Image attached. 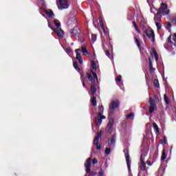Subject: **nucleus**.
<instances>
[{
  "label": "nucleus",
  "instance_id": "nucleus-10",
  "mask_svg": "<svg viewBox=\"0 0 176 176\" xmlns=\"http://www.w3.org/2000/svg\"><path fill=\"white\" fill-rule=\"evenodd\" d=\"M149 102H150L149 112L150 113H153L154 111H156V109H157V107H156V104H155V101L152 100V98H150Z\"/></svg>",
  "mask_w": 176,
  "mask_h": 176
},
{
  "label": "nucleus",
  "instance_id": "nucleus-23",
  "mask_svg": "<svg viewBox=\"0 0 176 176\" xmlns=\"http://www.w3.org/2000/svg\"><path fill=\"white\" fill-rule=\"evenodd\" d=\"M166 157H167V155H166V151L164 149L162 151V155L161 157V160H166Z\"/></svg>",
  "mask_w": 176,
  "mask_h": 176
},
{
  "label": "nucleus",
  "instance_id": "nucleus-46",
  "mask_svg": "<svg viewBox=\"0 0 176 176\" xmlns=\"http://www.w3.org/2000/svg\"><path fill=\"white\" fill-rule=\"evenodd\" d=\"M173 149V147L170 148V151Z\"/></svg>",
  "mask_w": 176,
  "mask_h": 176
},
{
  "label": "nucleus",
  "instance_id": "nucleus-7",
  "mask_svg": "<svg viewBox=\"0 0 176 176\" xmlns=\"http://www.w3.org/2000/svg\"><path fill=\"white\" fill-rule=\"evenodd\" d=\"M160 6V8L158 10L159 13H157L159 16H160L162 13H163V16H166V14H168V13H170V11L167 10V5H166L165 3H162Z\"/></svg>",
  "mask_w": 176,
  "mask_h": 176
},
{
  "label": "nucleus",
  "instance_id": "nucleus-26",
  "mask_svg": "<svg viewBox=\"0 0 176 176\" xmlns=\"http://www.w3.org/2000/svg\"><path fill=\"white\" fill-rule=\"evenodd\" d=\"M126 119H134V113H131L126 116Z\"/></svg>",
  "mask_w": 176,
  "mask_h": 176
},
{
  "label": "nucleus",
  "instance_id": "nucleus-6",
  "mask_svg": "<svg viewBox=\"0 0 176 176\" xmlns=\"http://www.w3.org/2000/svg\"><path fill=\"white\" fill-rule=\"evenodd\" d=\"M148 155V151H142V155L140 157V170L142 171H145L146 168V165L145 164V157Z\"/></svg>",
  "mask_w": 176,
  "mask_h": 176
},
{
  "label": "nucleus",
  "instance_id": "nucleus-18",
  "mask_svg": "<svg viewBox=\"0 0 176 176\" xmlns=\"http://www.w3.org/2000/svg\"><path fill=\"white\" fill-rule=\"evenodd\" d=\"M153 127L157 135H159V134H160V131H159V126H157V124H156V123L154 122L153 124Z\"/></svg>",
  "mask_w": 176,
  "mask_h": 176
},
{
  "label": "nucleus",
  "instance_id": "nucleus-36",
  "mask_svg": "<svg viewBox=\"0 0 176 176\" xmlns=\"http://www.w3.org/2000/svg\"><path fill=\"white\" fill-rule=\"evenodd\" d=\"M147 164H148V166H152V164H153V163H152V162H151V161L148 160Z\"/></svg>",
  "mask_w": 176,
  "mask_h": 176
},
{
  "label": "nucleus",
  "instance_id": "nucleus-12",
  "mask_svg": "<svg viewBox=\"0 0 176 176\" xmlns=\"http://www.w3.org/2000/svg\"><path fill=\"white\" fill-rule=\"evenodd\" d=\"M101 137V132L97 134L96 137L95 138L94 140V145H96V149L100 150L101 149V146L98 145V141L100 140V138Z\"/></svg>",
  "mask_w": 176,
  "mask_h": 176
},
{
  "label": "nucleus",
  "instance_id": "nucleus-11",
  "mask_svg": "<svg viewBox=\"0 0 176 176\" xmlns=\"http://www.w3.org/2000/svg\"><path fill=\"white\" fill-rule=\"evenodd\" d=\"M85 170L87 173V174L90 173V167H91V158L89 157L87 160V161L85 162Z\"/></svg>",
  "mask_w": 176,
  "mask_h": 176
},
{
  "label": "nucleus",
  "instance_id": "nucleus-40",
  "mask_svg": "<svg viewBox=\"0 0 176 176\" xmlns=\"http://www.w3.org/2000/svg\"><path fill=\"white\" fill-rule=\"evenodd\" d=\"M136 32L138 33V34H141V32L140 31V29H135Z\"/></svg>",
  "mask_w": 176,
  "mask_h": 176
},
{
  "label": "nucleus",
  "instance_id": "nucleus-19",
  "mask_svg": "<svg viewBox=\"0 0 176 176\" xmlns=\"http://www.w3.org/2000/svg\"><path fill=\"white\" fill-rule=\"evenodd\" d=\"M116 138H115V136H113L111 140L109 142V146L110 147L113 146V145H115V141H116Z\"/></svg>",
  "mask_w": 176,
  "mask_h": 176
},
{
  "label": "nucleus",
  "instance_id": "nucleus-9",
  "mask_svg": "<svg viewBox=\"0 0 176 176\" xmlns=\"http://www.w3.org/2000/svg\"><path fill=\"white\" fill-rule=\"evenodd\" d=\"M125 159L128 166L129 171H131V161H130V155L128 154L127 150H124Z\"/></svg>",
  "mask_w": 176,
  "mask_h": 176
},
{
  "label": "nucleus",
  "instance_id": "nucleus-2",
  "mask_svg": "<svg viewBox=\"0 0 176 176\" xmlns=\"http://www.w3.org/2000/svg\"><path fill=\"white\" fill-rule=\"evenodd\" d=\"M54 24L56 25V29L52 28V25H50V21H48L49 28H51V30H52V31L56 32V34H57V35L59 38H63V36H64V31H63V30H61V28H60L61 23H60V21L55 19L54 21Z\"/></svg>",
  "mask_w": 176,
  "mask_h": 176
},
{
  "label": "nucleus",
  "instance_id": "nucleus-5",
  "mask_svg": "<svg viewBox=\"0 0 176 176\" xmlns=\"http://www.w3.org/2000/svg\"><path fill=\"white\" fill-rule=\"evenodd\" d=\"M56 5L60 10H64V9H68L69 8L68 0H57Z\"/></svg>",
  "mask_w": 176,
  "mask_h": 176
},
{
  "label": "nucleus",
  "instance_id": "nucleus-39",
  "mask_svg": "<svg viewBox=\"0 0 176 176\" xmlns=\"http://www.w3.org/2000/svg\"><path fill=\"white\" fill-rule=\"evenodd\" d=\"M164 144H166V142H167V138H166V136L164 137Z\"/></svg>",
  "mask_w": 176,
  "mask_h": 176
},
{
  "label": "nucleus",
  "instance_id": "nucleus-35",
  "mask_svg": "<svg viewBox=\"0 0 176 176\" xmlns=\"http://www.w3.org/2000/svg\"><path fill=\"white\" fill-rule=\"evenodd\" d=\"M65 52H66V53H67V54H69V53H71V50L70 49H66Z\"/></svg>",
  "mask_w": 176,
  "mask_h": 176
},
{
  "label": "nucleus",
  "instance_id": "nucleus-15",
  "mask_svg": "<svg viewBox=\"0 0 176 176\" xmlns=\"http://www.w3.org/2000/svg\"><path fill=\"white\" fill-rule=\"evenodd\" d=\"M154 19L157 30H160V28H162V25L160 24V23H159V21H160V17H159V14H157L155 16Z\"/></svg>",
  "mask_w": 176,
  "mask_h": 176
},
{
  "label": "nucleus",
  "instance_id": "nucleus-1",
  "mask_svg": "<svg viewBox=\"0 0 176 176\" xmlns=\"http://www.w3.org/2000/svg\"><path fill=\"white\" fill-rule=\"evenodd\" d=\"M75 53H76V58L78 60L79 64H83V58L82 57L80 53L87 54V56H89L90 58H92L93 60L96 59V55L91 56V54L87 52V48L86 46H82L81 49L75 50Z\"/></svg>",
  "mask_w": 176,
  "mask_h": 176
},
{
  "label": "nucleus",
  "instance_id": "nucleus-31",
  "mask_svg": "<svg viewBox=\"0 0 176 176\" xmlns=\"http://www.w3.org/2000/svg\"><path fill=\"white\" fill-rule=\"evenodd\" d=\"M148 61H149V65H150V69L152 70V59L150 58H148Z\"/></svg>",
  "mask_w": 176,
  "mask_h": 176
},
{
  "label": "nucleus",
  "instance_id": "nucleus-30",
  "mask_svg": "<svg viewBox=\"0 0 176 176\" xmlns=\"http://www.w3.org/2000/svg\"><path fill=\"white\" fill-rule=\"evenodd\" d=\"M74 67L75 69H76V71H79V68H78V63L76 62L74 63Z\"/></svg>",
  "mask_w": 176,
  "mask_h": 176
},
{
  "label": "nucleus",
  "instance_id": "nucleus-32",
  "mask_svg": "<svg viewBox=\"0 0 176 176\" xmlns=\"http://www.w3.org/2000/svg\"><path fill=\"white\" fill-rule=\"evenodd\" d=\"M116 82H120L122 80V76H118L116 79Z\"/></svg>",
  "mask_w": 176,
  "mask_h": 176
},
{
  "label": "nucleus",
  "instance_id": "nucleus-34",
  "mask_svg": "<svg viewBox=\"0 0 176 176\" xmlns=\"http://www.w3.org/2000/svg\"><path fill=\"white\" fill-rule=\"evenodd\" d=\"M92 163H93V164H97V163H98L97 160H96V159H94V160H92Z\"/></svg>",
  "mask_w": 176,
  "mask_h": 176
},
{
  "label": "nucleus",
  "instance_id": "nucleus-42",
  "mask_svg": "<svg viewBox=\"0 0 176 176\" xmlns=\"http://www.w3.org/2000/svg\"><path fill=\"white\" fill-rule=\"evenodd\" d=\"M40 2H41L42 4L45 5V1H43V0H40Z\"/></svg>",
  "mask_w": 176,
  "mask_h": 176
},
{
  "label": "nucleus",
  "instance_id": "nucleus-21",
  "mask_svg": "<svg viewBox=\"0 0 176 176\" xmlns=\"http://www.w3.org/2000/svg\"><path fill=\"white\" fill-rule=\"evenodd\" d=\"M45 13H46V14H47V16L49 17H52V16H53L54 14L53 13V11H52V10H46Z\"/></svg>",
  "mask_w": 176,
  "mask_h": 176
},
{
  "label": "nucleus",
  "instance_id": "nucleus-29",
  "mask_svg": "<svg viewBox=\"0 0 176 176\" xmlns=\"http://www.w3.org/2000/svg\"><path fill=\"white\" fill-rule=\"evenodd\" d=\"M135 43L137 44L138 47H140L141 46V44L140 43V41H138V38H135Z\"/></svg>",
  "mask_w": 176,
  "mask_h": 176
},
{
  "label": "nucleus",
  "instance_id": "nucleus-4",
  "mask_svg": "<svg viewBox=\"0 0 176 176\" xmlns=\"http://www.w3.org/2000/svg\"><path fill=\"white\" fill-rule=\"evenodd\" d=\"M98 117L95 120L96 126H101L102 123V119H105V116H102L104 112V107L102 105L99 106Z\"/></svg>",
  "mask_w": 176,
  "mask_h": 176
},
{
  "label": "nucleus",
  "instance_id": "nucleus-28",
  "mask_svg": "<svg viewBox=\"0 0 176 176\" xmlns=\"http://www.w3.org/2000/svg\"><path fill=\"white\" fill-rule=\"evenodd\" d=\"M164 101H165L166 104H170V102H168V98L166 95L164 96Z\"/></svg>",
  "mask_w": 176,
  "mask_h": 176
},
{
  "label": "nucleus",
  "instance_id": "nucleus-3",
  "mask_svg": "<svg viewBox=\"0 0 176 176\" xmlns=\"http://www.w3.org/2000/svg\"><path fill=\"white\" fill-rule=\"evenodd\" d=\"M92 75L94 76V78H91V75H89V74H87V77L91 82V94L92 96H94L96 94V86H97V83H98V76H97V74L94 72H92Z\"/></svg>",
  "mask_w": 176,
  "mask_h": 176
},
{
  "label": "nucleus",
  "instance_id": "nucleus-16",
  "mask_svg": "<svg viewBox=\"0 0 176 176\" xmlns=\"http://www.w3.org/2000/svg\"><path fill=\"white\" fill-rule=\"evenodd\" d=\"M151 56L152 58L155 57V61H157L159 60V56H157V52H156V50L153 49L152 51H151Z\"/></svg>",
  "mask_w": 176,
  "mask_h": 176
},
{
  "label": "nucleus",
  "instance_id": "nucleus-20",
  "mask_svg": "<svg viewBox=\"0 0 176 176\" xmlns=\"http://www.w3.org/2000/svg\"><path fill=\"white\" fill-rule=\"evenodd\" d=\"M80 33V30L79 29V28L76 27L75 28L73 31H72V34L73 35H79V34Z\"/></svg>",
  "mask_w": 176,
  "mask_h": 176
},
{
  "label": "nucleus",
  "instance_id": "nucleus-13",
  "mask_svg": "<svg viewBox=\"0 0 176 176\" xmlns=\"http://www.w3.org/2000/svg\"><path fill=\"white\" fill-rule=\"evenodd\" d=\"M91 67H92L91 72L90 74L89 73H87V74L91 75V79H94V77L93 76V73L94 74V71H97L98 69V67L97 66V65L94 61L91 62Z\"/></svg>",
  "mask_w": 176,
  "mask_h": 176
},
{
  "label": "nucleus",
  "instance_id": "nucleus-33",
  "mask_svg": "<svg viewBox=\"0 0 176 176\" xmlns=\"http://www.w3.org/2000/svg\"><path fill=\"white\" fill-rule=\"evenodd\" d=\"M105 153L106 155H109L111 153V148H106Z\"/></svg>",
  "mask_w": 176,
  "mask_h": 176
},
{
  "label": "nucleus",
  "instance_id": "nucleus-24",
  "mask_svg": "<svg viewBox=\"0 0 176 176\" xmlns=\"http://www.w3.org/2000/svg\"><path fill=\"white\" fill-rule=\"evenodd\" d=\"M99 23L100 25L102 27V30H103V31H105V28H104V23H102V19H100Z\"/></svg>",
  "mask_w": 176,
  "mask_h": 176
},
{
  "label": "nucleus",
  "instance_id": "nucleus-22",
  "mask_svg": "<svg viewBox=\"0 0 176 176\" xmlns=\"http://www.w3.org/2000/svg\"><path fill=\"white\" fill-rule=\"evenodd\" d=\"M93 107H96V105H97V100H96V97H92L91 101Z\"/></svg>",
  "mask_w": 176,
  "mask_h": 176
},
{
  "label": "nucleus",
  "instance_id": "nucleus-44",
  "mask_svg": "<svg viewBox=\"0 0 176 176\" xmlns=\"http://www.w3.org/2000/svg\"><path fill=\"white\" fill-rule=\"evenodd\" d=\"M134 27H135V30L138 29V26L136 25V26H134Z\"/></svg>",
  "mask_w": 176,
  "mask_h": 176
},
{
  "label": "nucleus",
  "instance_id": "nucleus-14",
  "mask_svg": "<svg viewBox=\"0 0 176 176\" xmlns=\"http://www.w3.org/2000/svg\"><path fill=\"white\" fill-rule=\"evenodd\" d=\"M118 107H119V100H113L110 104L109 109L111 111H113V109H116Z\"/></svg>",
  "mask_w": 176,
  "mask_h": 176
},
{
  "label": "nucleus",
  "instance_id": "nucleus-17",
  "mask_svg": "<svg viewBox=\"0 0 176 176\" xmlns=\"http://www.w3.org/2000/svg\"><path fill=\"white\" fill-rule=\"evenodd\" d=\"M113 123H114L113 118H111L107 124V129H109V131H112L113 129Z\"/></svg>",
  "mask_w": 176,
  "mask_h": 176
},
{
  "label": "nucleus",
  "instance_id": "nucleus-38",
  "mask_svg": "<svg viewBox=\"0 0 176 176\" xmlns=\"http://www.w3.org/2000/svg\"><path fill=\"white\" fill-rule=\"evenodd\" d=\"M102 175H104V172L103 171L100 172L98 174V176H102Z\"/></svg>",
  "mask_w": 176,
  "mask_h": 176
},
{
  "label": "nucleus",
  "instance_id": "nucleus-27",
  "mask_svg": "<svg viewBox=\"0 0 176 176\" xmlns=\"http://www.w3.org/2000/svg\"><path fill=\"white\" fill-rule=\"evenodd\" d=\"M154 85L155 87H159L160 85H159V80L157 79L154 80Z\"/></svg>",
  "mask_w": 176,
  "mask_h": 176
},
{
  "label": "nucleus",
  "instance_id": "nucleus-41",
  "mask_svg": "<svg viewBox=\"0 0 176 176\" xmlns=\"http://www.w3.org/2000/svg\"><path fill=\"white\" fill-rule=\"evenodd\" d=\"M106 55L107 56V57H109V52L107 51L106 52Z\"/></svg>",
  "mask_w": 176,
  "mask_h": 176
},
{
  "label": "nucleus",
  "instance_id": "nucleus-25",
  "mask_svg": "<svg viewBox=\"0 0 176 176\" xmlns=\"http://www.w3.org/2000/svg\"><path fill=\"white\" fill-rule=\"evenodd\" d=\"M91 40V42L93 43L96 42V41L97 40V35L92 34Z\"/></svg>",
  "mask_w": 176,
  "mask_h": 176
},
{
  "label": "nucleus",
  "instance_id": "nucleus-45",
  "mask_svg": "<svg viewBox=\"0 0 176 176\" xmlns=\"http://www.w3.org/2000/svg\"><path fill=\"white\" fill-rule=\"evenodd\" d=\"M82 85H83V87H85V82H82Z\"/></svg>",
  "mask_w": 176,
  "mask_h": 176
},
{
  "label": "nucleus",
  "instance_id": "nucleus-8",
  "mask_svg": "<svg viewBox=\"0 0 176 176\" xmlns=\"http://www.w3.org/2000/svg\"><path fill=\"white\" fill-rule=\"evenodd\" d=\"M144 32L146 34V36L148 38H152L153 41L155 40V33L153 32V30L151 28H144L143 29Z\"/></svg>",
  "mask_w": 176,
  "mask_h": 176
},
{
  "label": "nucleus",
  "instance_id": "nucleus-37",
  "mask_svg": "<svg viewBox=\"0 0 176 176\" xmlns=\"http://www.w3.org/2000/svg\"><path fill=\"white\" fill-rule=\"evenodd\" d=\"M166 27H167V28H171V23H168Z\"/></svg>",
  "mask_w": 176,
  "mask_h": 176
},
{
  "label": "nucleus",
  "instance_id": "nucleus-43",
  "mask_svg": "<svg viewBox=\"0 0 176 176\" xmlns=\"http://www.w3.org/2000/svg\"><path fill=\"white\" fill-rule=\"evenodd\" d=\"M133 24L134 27L137 26V23H135V21H133Z\"/></svg>",
  "mask_w": 176,
  "mask_h": 176
}]
</instances>
